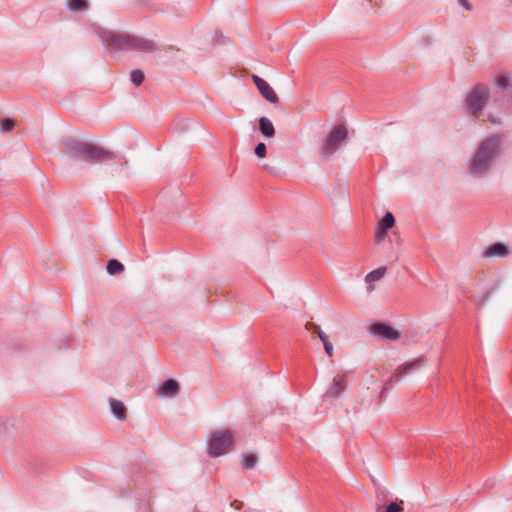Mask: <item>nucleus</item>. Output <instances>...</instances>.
<instances>
[{
    "label": "nucleus",
    "mask_w": 512,
    "mask_h": 512,
    "mask_svg": "<svg viewBox=\"0 0 512 512\" xmlns=\"http://www.w3.org/2000/svg\"><path fill=\"white\" fill-rule=\"evenodd\" d=\"M488 120L492 124H500L501 120L499 117L494 116L493 114H488Z\"/></svg>",
    "instance_id": "7c9ffc66"
},
{
    "label": "nucleus",
    "mask_w": 512,
    "mask_h": 512,
    "mask_svg": "<svg viewBox=\"0 0 512 512\" xmlns=\"http://www.w3.org/2000/svg\"><path fill=\"white\" fill-rule=\"evenodd\" d=\"M458 3L461 7H463L465 10L470 11L472 9L471 4L468 0H458Z\"/></svg>",
    "instance_id": "c85d7f7f"
},
{
    "label": "nucleus",
    "mask_w": 512,
    "mask_h": 512,
    "mask_svg": "<svg viewBox=\"0 0 512 512\" xmlns=\"http://www.w3.org/2000/svg\"><path fill=\"white\" fill-rule=\"evenodd\" d=\"M130 79L133 84L139 86L143 83L145 79L144 72L139 69L132 70L130 73Z\"/></svg>",
    "instance_id": "412c9836"
},
{
    "label": "nucleus",
    "mask_w": 512,
    "mask_h": 512,
    "mask_svg": "<svg viewBox=\"0 0 512 512\" xmlns=\"http://www.w3.org/2000/svg\"><path fill=\"white\" fill-rule=\"evenodd\" d=\"M395 224V217L392 212L388 211L384 214L382 219L379 222V226L383 231H388Z\"/></svg>",
    "instance_id": "f3484780"
},
{
    "label": "nucleus",
    "mask_w": 512,
    "mask_h": 512,
    "mask_svg": "<svg viewBox=\"0 0 512 512\" xmlns=\"http://www.w3.org/2000/svg\"><path fill=\"white\" fill-rule=\"evenodd\" d=\"M259 131L266 138H272L275 135L273 123L264 116L259 119Z\"/></svg>",
    "instance_id": "4468645a"
},
{
    "label": "nucleus",
    "mask_w": 512,
    "mask_h": 512,
    "mask_svg": "<svg viewBox=\"0 0 512 512\" xmlns=\"http://www.w3.org/2000/svg\"><path fill=\"white\" fill-rule=\"evenodd\" d=\"M60 148L61 151L67 154L70 158L92 165L114 161L118 158V155L115 152L74 137L64 138L60 142Z\"/></svg>",
    "instance_id": "f03ea898"
},
{
    "label": "nucleus",
    "mask_w": 512,
    "mask_h": 512,
    "mask_svg": "<svg viewBox=\"0 0 512 512\" xmlns=\"http://www.w3.org/2000/svg\"><path fill=\"white\" fill-rule=\"evenodd\" d=\"M124 265L117 259H110L106 265V271L109 275H117L124 271Z\"/></svg>",
    "instance_id": "dca6fc26"
},
{
    "label": "nucleus",
    "mask_w": 512,
    "mask_h": 512,
    "mask_svg": "<svg viewBox=\"0 0 512 512\" xmlns=\"http://www.w3.org/2000/svg\"><path fill=\"white\" fill-rule=\"evenodd\" d=\"M489 88L485 84H477L474 86L465 100V106L468 113L478 119L489 100Z\"/></svg>",
    "instance_id": "20e7f679"
},
{
    "label": "nucleus",
    "mask_w": 512,
    "mask_h": 512,
    "mask_svg": "<svg viewBox=\"0 0 512 512\" xmlns=\"http://www.w3.org/2000/svg\"><path fill=\"white\" fill-rule=\"evenodd\" d=\"M376 512H403L402 502H391L387 506L377 504Z\"/></svg>",
    "instance_id": "a211bd4d"
},
{
    "label": "nucleus",
    "mask_w": 512,
    "mask_h": 512,
    "mask_svg": "<svg viewBox=\"0 0 512 512\" xmlns=\"http://www.w3.org/2000/svg\"><path fill=\"white\" fill-rule=\"evenodd\" d=\"M233 442V435L228 429L216 431L208 440V454L211 457L221 456L227 452Z\"/></svg>",
    "instance_id": "39448f33"
},
{
    "label": "nucleus",
    "mask_w": 512,
    "mask_h": 512,
    "mask_svg": "<svg viewBox=\"0 0 512 512\" xmlns=\"http://www.w3.org/2000/svg\"><path fill=\"white\" fill-rule=\"evenodd\" d=\"M424 364L425 359L423 357H419L400 365L395 373L387 379L385 389H387L388 386L392 387L395 383H398L404 376L419 370L424 366Z\"/></svg>",
    "instance_id": "0eeeda50"
},
{
    "label": "nucleus",
    "mask_w": 512,
    "mask_h": 512,
    "mask_svg": "<svg viewBox=\"0 0 512 512\" xmlns=\"http://www.w3.org/2000/svg\"><path fill=\"white\" fill-rule=\"evenodd\" d=\"M266 151H267V148H266L265 143H263V142L258 143L256 145V147H255V154L259 158L265 157L266 156Z\"/></svg>",
    "instance_id": "393cba45"
},
{
    "label": "nucleus",
    "mask_w": 512,
    "mask_h": 512,
    "mask_svg": "<svg viewBox=\"0 0 512 512\" xmlns=\"http://www.w3.org/2000/svg\"><path fill=\"white\" fill-rule=\"evenodd\" d=\"M378 501H384L385 491L382 488H378L376 491Z\"/></svg>",
    "instance_id": "2f4dec72"
},
{
    "label": "nucleus",
    "mask_w": 512,
    "mask_h": 512,
    "mask_svg": "<svg viewBox=\"0 0 512 512\" xmlns=\"http://www.w3.org/2000/svg\"><path fill=\"white\" fill-rule=\"evenodd\" d=\"M251 78L264 99H266L271 104H276L278 102V96L276 92L264 79L255 74H253Z\"/></svg>",
    "instance_id": "6e6552de"
},
{
    "label": "nucleus",
    "mask_w": 512,
    "mask_h": 512,
    "mask_svg": "<svg viewBox=\"0 0 512 512\" xmlns=\"http://www.w3.org/2000/svg\"><path fill=\"white\" fill-rule=\"evenodd\" d=\"M490 295H491V293H487L481 302H477L476 303L477 307L481 308L485 304V302L489 299Z\"/></svg>",
    "instance_id": "473e14b6"
},
{
    "label": "nucleus",
    "mask_w": 512,
    "mask_h": 512,
    "mask_svg": "<svg viewBox=\"0 0 512 512\" xmlns=\"http://www.w3.org/2000/svg\"><path fill=\"white\" fill-rule=\"evenodd\" d=\"M386 273V267L382 266V267H379L371 272H369L366 276H365V281L366 283L369 284L368 286V291H372L374 289V287L371 285L372 282L374 281H378L380 280Z\"/></svg>",
    "instance_id": "2eb2a0df"
},
{
    "label": "nucleus",
    "mask_w": 512,
    "mask_h": 512,
    "mask_svg": "<svg viewBox=\"0 0 512 512\" xmlns=\"http://www.w3.org/2000/svg\"><path fill=\"white\" fill-rule=\"evenodd\" d=\"M370 332L387 340H398L400 333L387 323H375L371 325Z\"/></svg>",
    "instance_id": "1a4fd4ad"
},
{
    "label": "nucleus",
    "mask_w": 512,
    "mask_h": 512,
    "mask_svg": "<svg viewBox=\"0 0 512 512\" xmlns=\"http://www.w3.org/2000/svg\"><path fill=\"white\" fill-rule=\"evenodd\" d=\"M509 254L506 245L502 243H494L490 245L484 253L485 257H505Z\"/></svg>",
    "instance_id": "f8f14e48"
},
{
    "label": "nucleus",
    "mask_w": 512,
    "mask_h": 512,
    "mask_svg": "<svg viewBox=\"0 0 512 512\" xmlns=\"http://www.w3.org/2000/svg\"><path fill=\"white\" fill-rule=\"evenodd\" d=\"M111 412L114 417L120 421H124L126 419V407L125 405L114 398L109 399Z\"/></svg>",
    "instance_id": "ddd939ff"
},
{
    "label": "nucleus",
    "mask_w": 512,
    "mask_h": 512,
    "mask_svg": "<svg viewBox=\"0 0 512 512\" xmlns=\"http://www.w3.org/2000/svg\"><path fill=\"white\" fill-rule=\"evenodd\" d=\"M346 389V381L339 376L334 377L332 383L326 390L324 396L327 398H338Z\"/></svg>",
    "instance_id": "9d476101"
},
{
    "label": "nucleus",
    "mask_w": 512,
    "mask_h": 512,
    "mask_svg": "<svg viewBox=\"0 0 512 512\" xmlns=\"http://www.w3.org/2000/svg\"><path fill=\"white\" fill-rule=\"evenodd\" d=\"M103 44L110 50L139 51L151 53L157 50V45L152 40L124 34L103 31L100 33Z\"/></svg>",
    "instance_id": "7ed1b4c3"
},
{
    "label": "nucleus",
    "mask_w": 512,
    "mask_h": 512,
    "mask_svg": "<svg viewBox=\"0 0 512 512\" xmlns=\"http://www.w3.org/2000/svg\"><path fill=\"white\" fill-rule=\"evenodd\" d=\"M318 337L322 341L323 345H325V343H329L330 342L328 336L322 331L321 328H318Z\"/></svg>",
    "instance_id": "cd10ccee"
},
{
    "label": "nucleus",
    "mask_w": 512,
    "mask_h": 512,
    "mask_svg": "<svg viewBox=\"0 0 512 512\" xmlns=\"http://www.w3.org/2000/svg\"><path fill=\"white\" fill-rule=\"evenodd\" d=\"M324 346V349H325V352L329 355V356H332L333 355V345L331 342L329 343H325Z\"/></svg>",
    "instance_id": "c756f323"
},
{
    "label": "nucleus",
    "mask_w": 512,
    "mask_h": 512,
    "mask_svg": "<svg viewBox=\"0 0 512 512\" xmlns=\"http://www.w3.org/2000/svg\"><path fill=\"white\" fill-rule=\"evenodd\" d=\"M503 137L493 134L482 140L468 160L466 173L474 180L489 176L502 153Z\"/></svg>",
    "instance_id": "f257e3e1"
},
{
    "label": "nucleus",
    "mask_w": 512,
    "mask_h": 512,
    "mask_svg": "<svg viewBox=\"0 0 512 512\" xmlns=\"http://www.w3.org/2000/svg\"><path fill=\"white\" fill-rule=\"evenodd\" d=\"M387 233H388V231H383L381 229V227L378 225V229H377V231L375 233V241L377 243H380L382 240L385 239V237L387 236Z\"/></svg>",
    "instance_id": "a878e982"
},
{
    "label": "nucleus",
    "mask_w": 512,
    "mask_h": 512,
    "mask_svg": "<svg viewBox=\"0 0 512 512\" xmlns=\"http://www.w3.org/2000/svg\"><path fill=\"white\" fill-rule=\"evenodd\" d=\"M496 85L503 90L508 89L511 86L510 76L508 74H500L496 78Z\"/></svg>",
    "instance_id": "4be33fe9"
},
{
    "label": "nucleus",
    "mask_w": 512,
    "mask_h": 512,
    "mask_svg": "<svg viewBox=\"0 0 512 512\" xmlns=\"http://www.w3.org/2000/svg\"><path fill=\"white\" fill-rule=\"evenodd\" d=\"M180 390L179 383L174 379H167L165 382H163L159 389H158V395L163 397H175L178 395Z\"/></svg>",
    "instance_id": "9b49d317"
},
{
    "label": "nucleus",
    "mask_w": 512,
    "mask_h": 512,
    "mask_svg": "<svg viewBox=\"0 0 512 512\" xmlns=\"http://www.w3.org/2000/svg\"><path fill=\"white\" fill-rule=\"evenodd\" d=\"M87 0H68V8L72 12H79L88 9Z\"/></svg>",
    "instance_id": "6ab92c4d"
},
{
    "label": "nucleus",
    "mask_w": 512,
    "mask_h": 512,
    "mask_svg": "<svg viewBox=\"0 0 512 512\" xmlns=\"http://www.w3.org/2000/svg\"><path fill=\"white\" fill-rule=\"evenodd\" d=\"M228 42H229V38L224 36L222 31L215 30L214 37H213V43L219 44V45H224Z\"/></svg>",
    "instance_id": "b1692460"
},
{
    "label": "nucleus",
    "mask_w": 512,
    "mask_h": 512,
    "mask_svg": "<svg viewBox=\"0 0 512 512\" xmlns=\"http://www.w3.org/2000/svg\"><path fill=\"white\" fill-rule=\"evenodd\" d=\"M318 328H321L319 325L313 323V322H308L306 324V329L310 332H314L318 335Z\"/></svg>",
    "instance_id": "bb28decb"
},
{
    "label": "nucleus",
    "mask_w": 512,
    "mask_h": 512,
    "mask_svg": "<svg viewBox=\"0 0 512 512\" xmlns=\"http://www.w3.org/2000/svg\"><path fill=\"white\" fill-rule=\"evenodd\" d=\"M15 121L11 118H4L0 120V129L3 132H10L15 127Z\"/></svg>",
    "instance_id": "5701e85b"
},
{
    "label": "nucleus",
    "mask_w": 512,
    "mask_h": 512,
    "mask_svg": "<svg viewBox=\"0 0 512 512\" xmlns=\"http://www.w3.org/2000/svg\"><path fill=\"white\" fill-rule=\"evenodd\" d=\"M258 461V458L254 454H246L243 456L242 465L245 469H253Z\"/></svg>",
    "instance_id": "aec40b11"
},
{
    "label": "nucleus",
    "mask_w": 512,
    "mask_h": 512,
    "mask_svg": "<svg viewBox=\"0 0 512 512\" xmlns=\"http://www.w3.org/2000/svg\"><path fill=\"white\" fill-rule=\"evenodd\" d=\"M348 135L344 125H338L329 135L322 146L321 155L328 160L336 151L340 149Z\"/></svg>",
    "instance_id": "423d86ee"
}]
</instances>
